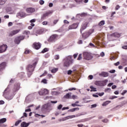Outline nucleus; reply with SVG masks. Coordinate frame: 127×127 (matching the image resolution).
<instances>
[{
    "mask_svg": "<svg viewBox=\"0 0 127 127\" xmlns=\"http://www.w3.org/2000/svg\"><path fill=\"white\" fill-rule=\"evenodd\" d=\"M50 106L48 105V104H45L43 106L42 109L43 110H48L49 109Z\"/></svg>",
    "mask_w": 127,
    "mask_h": 127,
    "instance_id": "obj_24",
    "label": "nucleus"
},
{
    "mask_svg": "<svg viewBox=\"0 0 127 127\" xmlns=\"http://www.w3.org/2000/svg\"><path fill=\"white\" fill-rule=\"evenodd\" d=\"M6 2V0H0V5H2Z\"/></svg>",
    "mask_w": 127,
    "mask_h": 127,
    "instance_id": "obj_33",
    "label": "nucleus"
},
{
    "mask_svg": "<svg viewBox=\"0 0 127 127\" xmlns=\"http://www.w3.org/2000/svg\"><path fill=\"white\" fill-rule=\"evenodd\" d=\"M20 123H21V120H18V121L16 122V123H15V126L17 127V126H18V125H19Z\"/></svg>",
    "mask_w": 127,
    "mask_h": 127,
    "instance_id": "obj_37",
    "label": "nucleus"
},
{
    "mask_svg": "<svg viewBox=\"0 0 127 127\" xmlns=\"http://www.w3.org/2000/svg\"><path fill=\"white\" fill-rule=\"evenodd\" d=\"M64 98L65 99H72V97L71 96V93H67L64 96Z\"/></svg>",
    "mask_w": 127,
    "mask_h": 127,
    "instance_id": "obj_21",
    "label": "nucleus"
},
{
    "mask_svg": "<svg viewBox=\"0 0 127 127\" xmlns=\"http://www.w3.org/2000/svg\"><path fill=\"white\" fill-rule=\"evenodd\" d=\"M44 32V29H40L37 31V33L38 34H42Z\"/></svg>",
    "mask_w": 127,
    "mask_h": 127,
    "instance_id": "obj_23",
    "label": "nucleus"
},
{
    "mask_svg": "<svg viewBox=\"0 0 127 127\" xmlns=\"http://www.w3.org/2000/svg\"><path fill=\"white\" fill-rule=\"evenodd\" d=\"M74 1H75V2L78 4H80L81 3H83V2L87 3V2L89 1V0H74Z\"/></svg>",
    "mask_w": 127,
    "mask_h": 127,
    "instance_id": "obj_14",
    "label": "nucleus"
},
{
    "mask_svg": "<svg viewBox=\"0 0 127 127\" xmlns=\"http://www.w3.org/2000/svg\"><path fill=\"white\" fill-rule=\"evenodd\" d=\"M35 21H36V19H32L30 21V22L31 23H33L35 22Z\"/></svg>",
    "mask_w": 127,
    "mask_h": 127,
    "instance_id": "obj_46",
    "label": "nucleus"
},
{
    "mask_svg": "<svg viewBox=\"0 0 127 127\" xmlns=\"http://www.w3.org/2000/svg\"><path fill=\"white\" fill-rule=\"evenodd\" d=\"M62 107H63V106L61 104L59 105V106L58 107V110H61V109H62Z\"/></svg>",
    "mask_w": 127,
    "mask_h": 127,
    "instance_id": "obj_54",
    "label": "nucleus"
},
{
    "mask_svg": "<svg viewBox=\"0 0 127 127\" xmlns=\"http://www.w3.org/2000/svg\"><path fill=\"white\" fill-rule=\"evenodd\" d=\"M58 37V35H52L50 38L48 39L49 42H53V41H55L56 40V38Z\"/></svg>",
    "mask_w": 127,
    "mask_h": 127,
    "instance_id": "obj_12",
    "label": "nucleus"
},
{
    "mask_svg": "<svg viewBox=\"0 0 127 127\" xmlns=\"http://www.w3.org/2000/svg\"><path fill=\"white\" fill-rule=\"evenodd\" d=\"M13 82H14L13 79H11L9 82V84L8 85L7 88L4 90V92H5V91H6V90H7L9 88V86H10V85H11V84H12Z\"/></svg>",
    "mask_w": 127,
    "mask_h": 127,
    "instance_id": "obj_27",
    "label": "nucleus"
},
{
    "mask_svg": "<svg viewBox=\"0 0 127 127\" xmlns=\"http://www.w3.org/2000/svg\"><path fill=\"white\" fill-rule=\"evenodd\" d=\"M24 117H25V118H27V114L26 113H23V116H22L21 119H22V118H24Z\"/></svg>",
    "mask_w": 127,
    "mask_h": 127,
    "instance_id": "obj_44",
    "label": "nucleus"
},
{
    "mask_svg": "<svg viewBox=\"0 0 127 127\" xmlns=\"http://www.w3.org/2000/svg\"><path fill=\"white\" fill-rule=\"evenodd\" d=\"M20 88V84L19 83L15 84L12 89L13 93H15V92H17V91L19 90Z\"/></svg>",
    "mask_w": 127,
    "mask_h": 127,
    "instance_id": "obj_10",
    "label": "nucleus"
},
{
    "mask_svg": "<svg viewBox=\"0 0 127 127\" xmlns=\"http://www.w3.org/2000/svg\"><path fill=\"white\" fill-rule=\"evenodd\" d=\"M3 104H4V101H3L2 100H0V105H3Z\"/></svg>",
    "mask_w": 127,
    "mask_h": 127,
    "instance_id": "obj_63",
    "label": "nucleus"
},
{
    "mask_svg": "<svg viewBox=\"0 0 127 127\" xmlns=\"http://www.w3.org/2000/svg\"><path fill=\"white\" fill-rule=\"evenodd\" d=\"M122 48H123V49H126V50H127V46H123L122 47Z\"/></svg>",
    "mask_w": 127,
    "mask_h": 127,
    "instance_id": "obj_64",
    "label": "nucleus"
},
{
    "mask_svg": "<svg viewBox=\"0 0 127 127\" xmlns=\"http://www.w3.org/2000/svg\"><path fill=\"white\" fill-rule=\"evenodd\" d=\"M49 93V91L47 89H42L40 91H39V95L40 96H45V95H48Z\"/></svg>",
    "mask_w": 127,
    "mask_h": 127,
    "instance_id": "obj_6",
    "label": "nucleus"
},
{
    "mask_svg": "<svg viewBox=\"0 0 127 127\" xmlns=\"http://www.w3.org/2000/svg\"><path fill=\"white\" fill-rule=\"evenodd\" d=\"M6 122V118H2L0 119V124H4Z\"/></svg>",
    "mask_w": 127,
    "mask_h": 127,
    "instance_id": "obj_28",
    "label": "nucleus"
},
{
    "mask_svg": "<svg viewBox=\"0 0 127 127\" xmlns=\"http://www.w3.org/2000/svg\"><path fill=\"white\" fill-rule=\"evenodd\" d=\"M94 31V30L93 29L89 30L87 32H85L82 34V37H83V38H88V37L91 35Z\"/></svg>",
    "mask_w": 127,
    "mask_h": 127,
    "instance_id": "obj_7",
    "label": "nucleus"
},
{
    "mask_svg": "<svg viewBox=\"0 0 127 127\" xmlns=\"http://www.w3.org/2000/svg\"><path fill=\"white\" fill-rule=\"evenodd\" d=\"M60 57L59 56V55H56V56H55V60H59V59H60Z\"/></svg>",
    "mask_w": 127,
    "mask_h": 127,
    "instance_id": "obj_39",
    "label": "nucleus"
},
{
    "mask_svg": "<svg viewBox=\"0 0 127 127\" xmlns=\"http://www.w3.org/2000/svg\"><path fill=\"white\" fill-rule=\"evenodd\" d=\"M82 59V54H80L77 58V60H81Z\"/></svg>",
    "mask_w": 127,
    "mask_h": 127,
    "instance_id": "obj_41",
    "label": "nucleus"
},
{
    "mask_svg": "<svg viewBox=\"0 0 127 127\" xmlns=\"http://www.w3.org/2000/svg\"><path fill=\"white\" fill-rule=\"evenodd\" d=\"M71 99H72L73 100H75V99H77V96L73 95L71 96Z\"/></svg>",
    "mask_w": 127,
    "mask_h": 127,
    "instance_id": "obj_45",
    "label": "nucleus"
},
{
    "mask_svg": "<svg viewBox=\"0 0 127 127\" xmlns=\"http://www.w3.org/2000/svg\"><path fill=\"white\" fill-rule=\"evenodd\" d=\"M79 110H80V108L77 107V108H72L71 109H70L69 110H68V111L73 112H75L76 110L79 111Z\"/></svg>",
    "mask_w": 127,
    "mask_h": 127,
    "instance_id": "obj_25",
    "label": "nucleus"
},
{
    "mask_svg": "<svg viewBox=\"0 0 127 127\" xmlns=\"http://www.w3.org/2000/svg\"><path fill=\"white\" fill-rule=\"evenodd\" d=\"M108 83V79H105L103 81H96L94 82V85L96 86H99V87H104L106 86Z\"/></svg>",
    "mask_w": 127,
    "mask_h": 127,
    "instance_id": "obj_3",
    "label": "nucleus"
},
{
    "mask_svg": "<svg viewBox=\"0 0 127 127\" xmlns=\"http://www.w3.org/2000/svg\"><path fill=\"white\" fill-rule=\"evenodd\" d=\"M114 14H116V11H114L112 12L111 17H114Z\"/></svg>",
    "mask_w": 127,
    "mask_h": 127,
    "instance_id": "obj_53",
    "label": "nucleus"
},
{
    "mask_svg": "<svg viewBox=\"0 0 127 127\" xmlns=\"http://www.w3.org/2000/svg\"><path fill=\"white\" fill-rule=\"evenodd\" d=\"M5 65L6 64L5 63H2L1 64H0V72L1 71H2L4 68H5Z\"/></svg>",
    "mask_w": 127,
    "mask_h": 127,
    "instance_id": "obj_19",
    "label": "nucleus"
},
{
    "mask_svg": "<svg viewBox=\"0 0 127 127\" xmlns=\"http://www.w3.org/2000/svg\"><path fill=\"white\" fill-rule=\"evenodd\" d=\"M79 26V23H74L68 26V30L70 29H76Z\"/></svg>",
    "mask_w": 127,
    "mask_h": 127,
    "instance_id": "obj_9",
    "label": "nucleus"
},
{
    "mask_svg": "<svg viewBox=\"0 0 127 127\" xmlns=\"http://www.w3.org/2000/svg\"><path fill=\"white\" fill-rule=\"evenodd\" d=\"M102 122H103V123H108V122H109V121L108 120V119H105L102 120Z\"/></svg>",
    "mask_w": 127,
    "mask_h": 127,
    "instance_id": "obj_52",
    "label": "nucleus"
},
{
    "mask_svg": "<svg viewBox=\"0 0 127 127\" xmlns=\"http://www.w3.org/2000/svg\"><path fill=\"white\" fill-rule=\"evenodd\" d=\"M24 39H25V36H23V35L19 36L14 39V42L15 44H19L21 41H22V40H24Z\"/></svg>",
    "mask_w": 127,
    "mask_h": 127,
    "instance_id": "obj_4",
    "label": "nucleus"
},
{
    "mask_svg": "<svg viewBox=\"0 0 127 127\" xmlns=\"http://www.w3.org/2000/svg\"><path fill=\"white\" fill-rule=\"evenodd\" d=\"M48 23V22H47V21H45L42 22L43 25H47Z\"/></svg>",
    "mask_w": 127,
    "mask_h": 127,
    "instance_id": "obj_51",
    "label": "nucleus"
},
{
    "mask_svg": "<svg viewBox=\"0 0 127 127\" xmlns=\"http://www.w3.org/2000/svg\"><path fill=\"white\" fill-rule=\"evenodd\" d=\"M105 93L104 92H102V93H98V96H99L100 97H102V96H104V94Z\"/></svg>",
    "mask_w": 127,
    "mask_h": 127,
    "instance_id": "obj_48",
    "label": "nucleus"
},
{
    "mask_svg": "<svg viewBox=\"0 0 127 127\" xmlns=\"http://www.w3.org/2000/svg\"><path fill=\"white\" fill-rule=\"evenodd\" d=\"M46 75H47V72L46 71V70H45L44 71V72L40 76V78H41V77H43L44 76H46Z\"/></svg>",
    "mask_w": 127,
    "mask_h": 127,
    "instance_id": "obj_35",
    "label": "nucleus"
},
{
    "mask_svg": "<svg viewBox=\"0 0 127 127\" xmlns=\"http://www.w3.org/2000/svg\"><path fill=\"white\" fill-rule=\"evenodd\" d=\"M67 74L68 75H71V74H72V70H68L67 71Z\"/></svg>",
    "mask_w": 127,
    "mask_h": 127,
    "instance_id": "obj_62",
    "label": "nucleus"
},
{
    "mask_svg": "<svg viewBox=\"0 0 127 127\" xmlns=\"http://www.w3.org/2000/svg\"><path fill=\"white\" fill-rule=\"evenodd\" d=\"M42 83H44V84H47V80H46V79H43L42 80Z\"/></svg>",
    "mask_w": 127,
    "mask_h": 127,
    "instance_id": "obj_40",
    "label": "nucleus"
},
{
    "mask_svg": "<svg viewBox=\"0 0 127 127\" xmlns=\"http://www.w3.org/2000/svg\"><path fill=\"white\" fill-rule=\"evenodd\" d=\"M115 66H119L120 65V62H118L117 63L114 64Z\"/></svg>",
    "mask_w": 127,
    "mask_h": 127,
    "instance_id": "obj_58",
    "label": "nucleus"
},
{
    "mask_svg": "<svg viewBox=\"0 0 127 127\" xmlns=\"http://www.w3.org/2000/svg\"><path fill=\"white\" fill-rule=\"evenodd\" d=\"M88 24H89V23L86 22L82 25L80 29L81 33H82V31H83V30H84V29H86V28H87Z\"/></svg>",
    "mask_w": 127,
    "mask_h": 127,
    "instance_id": "obj_15",
    "label": "nucleus"
},
{
    "mask_svg": "<svg viewBox=\"0 0 127 127\" xmlns=\"http://www.w3.org/2000/svg\"><path fill=\"white\" fill-rule=\"evenodd\" d=\"M111 103V101H106L102 104V106H107V105H109Z\"/></svg>",
    "mask_w": 127,
    "mask_h": 127,
    "instance_id": "obj_29",
    "label": "nucleus"
},
{
    "mask_svg": "<svg viewBox=\"0 0 127 127\" xmlns=\"http://www.w3.org/2000/svg\"><path fill=\"white\" fill-rule=\"evenodd\" d=\"M20 31V29H16L12 30L9 33L8 36L9 37H11L13 36V35H15L16 34H17V33H19Z\"/></svg>",
    "mask_w": 127,
    "mask_h": 127,
    "instance_id": "obj_8",
    "label": "nucleus"
},
{
    "mask_svg": "<svg viewBox=\"0 0 127 127\" xmlns=\"http://www.w3.org/2000/svg\"><path fill=\"white\" fill-rule=\"evenodd\" d=\"M117 98H118V96H113L111 98H110V99L111 100H114V99H117Z\"/></svg>",
    "mask_w": 127,
    "mask_h": 127,
    "instance_id": "obj_47",
    "label": "nucleus"
},
{
    "mask_svg": "<svg viewBox=\"0 0 127 127\" xmlns=\"http://www.w3.org/2000/svg\"><path fill=\"white\" fill-rule=\"evenodd\" d=\"M50 14V12H46L43 14V16L41 17V19H44L46 17V16H48Z\"/></svg>",
    "mask_w": 127,
    "mask_h": 127,
    "instance_id": "obj_22",
    "label": "nucleus"
},
{
    "mask_svg": "<svg viewBox=\"0 0 127 127\" xmlns=\"http://www.w3.org/2000/svg\"><path fill=\"white\" fill-rule=\"evenodd\" d=\"M6 49H7V45L3 44L2 45L0 46V53H3V52H5L6 51Z\"/></svg>",
    "mask_w": 127,
    "mask_h": 127,
    "instance_id": "obj_11",
    "label": "nucleus"
},
{
    "mask_svg": "<svg viewBox=\"0 0 127 127\" xmlns=\"http://www.w3.org/2000/svg\"><path fill=\"white\" fill-rule=\"evenodd\" d=\"M39 3L40 4H41V5H42V4H44V0H40L39 1Z\"/></svg>",
    "mask_w": 127,
    "mask_h": 127,
    "instance_id": "obj_43",
    "label": "nucleus"
},
{
    "mask_svg": "<svg viewBox=\"0 0 127 127\" xmlns=\"http://www.w3.org/2000/svg\"><path fill=\"white\" fill-rule=\"evenodd\" d=\"M99 76L101 77H109V73L106 71H102L101 73H99Z\"/></svg>",
    "mask_w": 127,
    "mask_h": 127,
    "instance_id": "obj_16",
    "label": "nucleus"
},
{
    "mask_svg": "<svg viewBox=\"0 0 127 127\" xmlns=\"http://www.w3.org/2000/svg\"><path fill=\"white\" fill-rule=\"evenodd\" d=\"M83 43V41L82 40H79L78 42V44H82Z\"/></svg>",
    "mask_w": 127,
    "mask_h": 127,
    "instance_id": "obj_57",
    "label": "nucleus"
},
{
    "mask_svg": "<svg viewBox=\"0 0 127 127\" xmlns=\"http://www.w3.org/2000/svg\"><path fill=\"white\" fill-rule=\"evenodd\" d=\"M29 126V123H26L25 122H23L21 124V127H27Z\"/></svg>",
    "mask_w": 127,
    "mask_h": 127,
    "instance_id": "obj_20",
    "label": "nucleus"
},
{
    "mask_svg": "<svg viewBox=\"0 0 127 127\" xmlns=\"http://www.w3.org/2000/svg\"><path fill=\"white\" fill-rule=\"evenodd\" d=\"M58 21H59V19L55 20L53 22L54 25H55V24H56V23H57V22H58Z\"/></svg>",
    "mask_w": 127,
    "mask_h": 127,
    "instance_id": "obj_49",
    "label": "nucleus"
},
{
    "mask_svg": "<svg viewBox=\"0 0 127 127\" xmlns=\"http://www.w3.org/2000/svg\"><path fill=\"white\" fill-rule=\"evenodd\" d=\"M83 55V58L84 59H85V60H90V59H92V58H93V57L91 56V54L88 52H84Z\"/></svg>",
    "mask_w": 127,
    "mask_h": 127,
    "instance_id": "obj_5",
    "label": "nucleus"
},
{
    "mask_svg": "<svg viewBox=\"0 0 127 127\" xmlns=\"http://www.w3.org/2000/svg\"><path fill=\"white\" fill-rule=\"evenodd\" d=\"M100 56H101V57H104V56H105V53L102 52V53L100 54Z\"/></svg>",
    "mask_w": 127,
    "mask_h": 127,
    "instance_id": "obj_59",
    "label": "nucleus"
},
{
    "mask_svg": "<svg viewBox=\"0 0 127 127\" xmlns=\"http://www.w3.org/2000/svg\"><path fill=\"white\" fill-rule=\"evenodd\" d=\"M47 51H48V48H45L43 50V51H42V53H45V52H47Z\"/></svg>",
    "mask_w": 127,
    "mask_h": 127,
    "instance_id": "obj_38",
    "label": "nucleus"
},
{
    "mask_svg": "<svg viewBox=\"0 0 127 127\" xmlns=\"http://www.w3.org/2000/svg\"><path fill=\"white\" fill-rule=\"evenodd\" d=\"M26 11L28 13H32L35 11V9L33 8H27L26 9Z\"/></svg>",
    "mask_w": 127,
    "mask_h": 127,
    "instance_id": "obj_18",
    "label": "nucleus"
},
{
    "mask_svg": "<svg viewBox=\"0 0 127 127\" xmlns=\"http://www.w3.org/2000/svg\"><path fill=\"white\" fill-rule=\"evenodd\" d=\"M77 127H84V125H83V124H78Z\"/></svg>",
    "mask_w": 127,
    "mask_h": 127,
    "instance_id": "obj_61",
    "label": "nucleus"
},
{
    "mask_svg": "<svg viewBox=\"0 0 127 127\" xmlns=\"http://www.w3.org/2000/svg\"><path fill=\"white\" fill-rule=\"evenodd\" d=\"M109 72H110V73H111L113 74V73H115V72H116V70L112 69V70H111Z\"/></svg>",
    "mask_w": 127,
    "mask_h": 127,
    "instance_id": "obj_56",
    "label": "nucleus"
},
{
    "mask_svg": "<svg viewBox=\"0 0 127 127\" xmlns=\"http://www.w3.org/2000/svg\"><path fill=\"white\" fill-rule=\"evenodd\" d=\"M90 89H91V90H90V92H97V88L94 87V86H90Z\"/></svg>",
    "mask_w": 127,
    "mask_h": 127,
    "instance_id": "obj_26",
    "label": "nucleus"
},
{
    "mask_svg": "<svg viewBox=\"0 0 127 127\" xmlns=\"http://www.w3.org/2000/svg\"><path fill=\"white\" fill-rule=\"evenodd\" d=\"M105 25V21L102 20L99 23V26H103V25Z\"/></svg>",
    "mask_w": 127,
    "mask_h": 127,
    "instance_id": "obj_34",
    "label": "nucleus"
},
{
    "mask_svg": "<svg viewBox=\"0 0 127 127\" xmlns=\"http://www.w3.org/2000/svg\"><path fill=\"white\" fill-rule=\"evenodd\" d=\"M71 106L72 107H81V105H79V104H76V103H73L71 104Z\"/></svg>",
    "mask_w": 127,
    "mask_h": 127,
    "instance_id": "obj_36",
    "label": "nucleus"
},
{
    "mask_svg": "<svg viewBox=\"0 0 127 127\" xmlns=\"http://www.w3.org/2000/svg\"><path fill=\"white\" fill-rule=\"evenodd\" d=\"M73 90H76L77 89L76 88H70L68 89V91H73Z\"/></svg>",
    "mask_w": 127,
    "mask_h": 127,
    "instance_id": "obj_50",
    "label": "nucleus"
},
{
    "mask_svg": "<svg viewBox=\"0 0 127 127\" xmlns=\"http://www.w3.org/2000/svg\"><path fill=\"white\" fill-rule=\"evenodd\" d=\"M62 48H63V45H59L57 48V51H59V50H61Z\"/></svg>",
    "mask_w": 127,
    "mask_h": 127,
    "instance_id": "obj_30",
    "label": "nucleus"
},
{
    "mask_svg": "<svg viewBox=\"0 0 127 127\" xmlns=\"http://www.w3.org/2000/svg\"><path fill=\"white\" fill-rule=\"evenodd\" d=\"M33 47L36 49V50H38L41 47V44L40 43H34L33 44Z\"/></svg>",
    "mask_w": 127,
    "mask_h": 127,
    "instance_id": "obj_13",
    "label": "nucleus"
},
{
    "mask_svg": "<svg viewBox=\"0 0 127 127\" xmlns=\"http://www.w3.org/2000/svg\"><path fill=\"white\" fill-rule=\"evenodd\" d=\"M127 90H124L123 91V92L122 93H121V95H122V96H124V95H125V94L127 93Z\"/></svg>",
    "mask_w": 127,
    "mask_h": 127,
    "instance_id": "obj_60",
    "label": "nucleus"
},
{
    "mask_svg": "<svg viewBox=\"0 0 127 127\" xmlns=\"http://www.w3.org/2000/svg\"><path fill=\"white\" fill-rule=\"evenodd\" d=\"M73 118H76V116L72 115V116H67L62 119L63 122H64V121H67V120H69V119H73Z\"/></svg>",
    "mask_w": 127,
    "mask_h": 127,
    "instance_id": "obj_17",
    "label": "nucleus"
},
{
    "mask_svg": "<svg viewBox=\"0 0 127 127\" xmlns=\"http://www.w3.org/2000/svg\"><path fill=\"white\" fill-rule=\"evenodd\" d=\"M37 63L38 62L35 61L33 62L32 64H29L27 66L26 70L27 71V75L28 77H30V76L32 75V73L33 71H34V69H35Z\"/></svg>",
    "mask_w": 127,
    "mask_h": 127,
    "instance_id": "obj_1",
    "label": "nucleus"
},
{
    "mask_svg": "<svg viewBox=\"0 0 127 127\" xmlns=\"http://www.w3.org/2000/svg\"><path fill=\"white\" fill-rule=\"evenodd\" d=\"M58 71V68H54L53 69L51 70V73H56Z\"/></svg>",
    "mask_w": 127,
    "mask_h": 127,
    "instance_id": "obj_32",
    "label": "nucleus"
},
{
    "mask_svg": "<svg viewBox=\"0 0 127 127\" xmlns=\"http://www.w3.org/2000/svg\"><path fill=\"white\" fill-rule=\"evenodd\" d=\"M29 52H30V51H29V50H26L25 51L24 53H25V54H29Z\"/></svg>",
    "mask_w": 127,
    "mask_h": 127,
    "instance_id": "obj_55",
    "label": "nucleus"
},
{
    "mask_svg": "<svg viewBox=\"0 0 127 127\" xmlns=\"http://www.w3.org/2000/svg\"><path fill=\"white\" fill-rule=\"evenodd\" d=\"M73 60H72V58H71V57L68 56L65 58L63 61L64 67H69V66H70V64H71Z\"/></svg>",
    "mask_w": 127,
    "mask_h": 127,
    "instance_id": "obj_2",
    "label": "nucleus"
},
{
    "mask_svg": "<svg viewBox=\"0 0 127 127\" xmlns=\"http://www.w3.org/2000/svg\"><path fill=\"white\" fill-rule=\"evenodd\" d=\"M23 34H25V35H28L30 34V32L29 31L25 30L23 31Z\"/></svg>",
    "mask_w": 127,
    "mask_h": 127,
    "instance_id": "obj_31",
    "label": "nucleus"
},
{
    "mask_svg": "<svg viewBox=\"0 0 127 127\" xmlns=\"http://www.w3.org/2000/svg\"><path fill=\"white\" fill-rule=\"evenodd\" d=\"M120 7H121L120 5H117L116 7L115 8V10H118V9H120Z\"/></svg>",
    "mask_w": 127,
    "mask_h": 127,
    "instance_id": "obj_42",
    "label": "nucleus"
}]
</instances>
